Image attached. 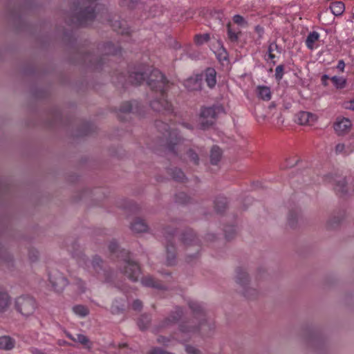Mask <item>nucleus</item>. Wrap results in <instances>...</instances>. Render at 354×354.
Returning <instances> with one entry per match:
<instances>
[{
    "instance_id": "nucleus-1",
    "label": "nucleus",
    "mask_w": 354,
    "mask_h": 354,
    "mask_svg": "<svg viewBox=\"0 0 354 354\" xmlns=\"http://www.w3.org/2000/svg\"><path fill=\"white\" fill-rule=\"evenodd\" d=\"M97 0H73V8L72 10V16L68 20L71 24L77 26H86L89 24L95 18L99 17L100 20H107L111 22V26L113 29L120 34H128L129 29L122 26L120 21H111L106 19L107 10L102 6L96 4Z\"/></svg>"
},
{
    "instance_id": "nucleus-2",
    "label": "nucleus",
    "mask_w": 354,
    "mask_h": 354,
    "mask_svg": "<svg viewBox=\"0 0 354 354\" xmlns=\"http://www.w3.org/2000/svg\"><path fill=\"white\" fill-rule=\"evenodd\" d=\"M147 84L158 96L150 103L151 107L156 111H171V104L167 100L165 91L169 87V83L164 75L158 69H153L148 77Z\"/></svg>"
},
{
    "instance_id": "nucleus-3",
    "label": "nucleus",
    "mask_w": 354,
    "mask_h": 354,
    "mask_svg": "<svg viewBox=\"0 0 354 354\" xmlns=\"http://www.w3.org/2000/svg\"><path fill=\"white\" fill-rule=\"evenodd\" d=\"M15 310L24 319L34 317L38 308L36 300L29 295H20L15 299Z\"/></svg>"
},
{
    "instance_id": "nucleus-4",
    "label": "nucleus",
    "mask_w": 354,
    "mask_h": 354,
    "mask_svg": "<svg viewBox=\"0 0 354 354\" xmlns=\"http://www.w3.org/2000/svg\"><path fill=\"white\" fill-rule=\"evenodd\" d=\"M156 126L167 140L169 151L176 154H178V151H182V146L179 144L180 139L178 137V133L177 130H171L167 124L161 121L156 122Z\"/></svg>"
},
{
    "instance_id": "nucleus-5",
    "label": "nucleus",
    "mask_w": 354,
    "mask_h": 354,
    "mask_svg": "<svg viewBox=\"0 0 354 354\" xmlns=\"http://www.w3.org/2000/svg\"><path fill=\"white\" fill-rule=\"evenodd\" d=\"M207 328H210V327L207 325L206 320L204 319L198 327L192 326L189 323L183 324L180 326V331L177 335L176 339L183 342L187 340V338H189L192 334L198 330H200L202 333H206Z\"/></svg>"
},
{
    "instance_id": "nucleus-6",
    "label": "nucleus",
    "mask_w": 354,
    "mask_h": 354,
    "mask_svg": "<svg viewBox=\"0 0 354 354\" xmlns=\"http://www.w3.org/2000/svg\"><path fill=\"white\" fill-rule=\"evenodd\" d=\"M218 110V106L205 107L201 110L199 117L201 129H205L214 124Z\"/></svg>"
},
{
    "instance_id": "nucleus-7",
    "label": "nucleus",
    "mask_w": 354,
    "mask_h": 354,
    "mask_svg": "<svg viewBox=\"0 0 354 354\" xmlns=\"http://www.w3.org/2000/svg\"><path fill=\"white\" fill-rule=\"evenodd\" d=\"M182 241L187 246V257H195L201 250V245L194 234L192 231L187 232L183 235Z\"/></svg>"
},
{
    "instance_id": "nucleus-8",
    "label": "nucleus",
    "mask_w": 354,
    "mask_h": 354,
    "mask_svg": "<svg viewBox=\"0 0 354 354\" xmlns=\"http://www.w3.org/2000/svg\"><path fill=\"white\" fill-rule=\"evenodd\" d=\"M120 269L132 281H137L140 275V266L130 259L124 261L120 266Z\"/></svg>"
},
{
    "instance_id": "nucleus-9",
    "label": "nucleus",
    "mask_w": 354,
    "mask_h": 354,
    "mask_svg": "<svg viewBox=\"0 0 354 354\" xmlns=\"http://www.w3.org/2000/svg\"><path fill=\"white\" fill-rule=\"evenodd\" d=\"M49 281L53 288L57 292L63 290L68 285L67 279L57 270H53L49 274Z\"/></svg>"
},
{
    "instance_id": "nucleus-10",
    "label": "nucleus",
    "mask_w": 354,
    "mask_h": 354,
    "mask_svg": "<svg viewBox=\"0 0 354 354\" xmlns=\"http://www.w3.org/2000/svg\"><path fill=\"white\" fill-rule=\"evenodd\" d=\"M64 333L68 339L72 340L73 342L82 346V348L88 351H91L92 349L93 346V342L84 333H77L73 335L66 330H64Z\"/></svg>"
},
{
    "instance_id": "nucleus-11",
    "label": "nucleus",
    "mask_w": 354,
    "mask_h": 354,
    "mask_svg": "<svg viewBox=\"0 0 354 354\" xmlns=\"http://www.w3.org/2000/svg\"><path fill=\"white\" fill-rule=\"evenodd\" d=\"M333 127L338 136H344L351 131L352 122L346 118H337L334 123Z\"/></svg>"
},
{
    "instance_id": "nucleus-12",
    "label": "nucleus",
    "mask_w": 354,
    "mask_h": 354,
    "mask_svg": "<svg viewBox=\"0 0 354 354\" xmlns=\"http://www.w3.org/2000/svg\"><path fill=\"white\" fill-rule=\"evenodd\" d=\"M203 77L202 74L190 77L185 81L184 85L189 91H199L202 88Z\"/></svg>"
},
{
    "instance_id": "nucleus-13",
    "label": "nucleus",
    "mask_w": 354,
    "mask_h": 354,
    "mask_svg": "<svg viewBox=\"0 0 354 354\" xmlns=\"http://www.w3.org/2000/svg\"><path fill=\"white\" fill-rule=\"evenodd\" d=\"M316 120L317 118L315 115L306 111L299 113L296 117V122L301 125H311Z\"/></svg>"
},
{
    "instance_id": "nucleus-14",
    "label": "nucleus",
    "mask_w": 354,
    "mask_h": 354,
    "mask_svg": "<svg viewBox=\"0 0 354 354\" xmlns=\"http://www.w3.org/2000/svg\"><path fill=\"white\" fill-rule=\"evenodd\" d=\"M235 281L241 287V289L246 287L247 285L251 283L248 273L243 268H238L236 270Z\"/></svg>"
},
{
    "instance_id": "nucleus-15",
    "label": "nucleus",
    "mask_w": 354,
    "mask_h": 354,
    "mask_svg": "<svg viewBox=\"0 0 354 354\" xmlns=\"http://www.w3.org/2000/svg\"><path fill=\"white\" fill-rule=\"evenodd\" d=\"M281 53V48L277 44L276 41L269 42L267 55L268 59L265 58L266 60L270 59L273 64H275L276 62L274 59L277 57V54Z\"/></svg>"
},
{
    "instance_id": "nucleus-16",
    "label": "nucleus",
    "mask_w": 354,
    "mask_h": 354,
    "mask_svg": "<svg viewBox=\"0 0 354 354\" xmlns=\"http://www.w3.org/2000/svg\"><path fill=\"white\" fill-rule=\"evenodd\" d=\"M11 305V297L6 290L0 289V313L6 312Z\"/></svg>"
},
{
    "instance_id": "nucleus-17",
    "label": "nucleus",
    "mask_w": 354,
    "mask_h": 354,
    "mask_svg": "<svg viewBox=\"0 0 354 354\" xmlns=\"http://www.w3.org/2000/svg\"><path fill=\"white\" fill-rule=\"evenodd\" d=\"M326 181L334 184L335 189L337 192L344 193L346 191V179L343 177H337L336 178L327 177Z\"/></svg>"
},
{
    "instance_id": "nucleus-18",
    "label": "nucleus",
    "mask_w": 354,
    "mask_h": 354,
    "mask_svg": "<svg viewBox=\"0 0 354 354\" xmlns=\"http://www.w3.org/2000/svg\"><path fill=\"white\" fill-rule=\"evenodd\" d=\"M131 229L136 233H142L147 231L148 225L144 220L136 218L131 224Z\"/></svg>"
},
{
    "instance_id": "nucleus-19",
    "label": "nucleus",
    "mask_w": 354,
    "mask_h": 354,
    "mask_svg": "<svg viewBox=\"0 0 354 354\" xmlns=\"http://www.w3.org/2000/svg\"><path fill=\"white\" fill-rule=\"evenodd\" d=\"M167 239V263L169 266L174 265L176 263V250L174 247L170 243L169 237H166Z\"/></svg>"
},
{
    "instance_id": "nucleus-20",
    "label": "nucleus",
    "mask_w": 354,
    "mask_h": 354,
    "mask_svg": "<svg viewBox=\"0 0 354 354\" xmlns=\"http://www.w3.org/2000/svg\"><path fill=\"white\" fill-rule=\"evenodd\" d=\"M183 314L182 309L179 307L175 308V310L171 313V315L165 319L163 322L162 326L166 327L171 324L177 322Z\"/></svg>"
},
{
    "instance_id": "nucleus-21",
    "label": "nucleus",
    "mask_w": 354,
    "mask_h": 354,
    "mask_svg": "<svg viewBox=\"0 0 354 354\" xmlns=\"http://www.w3.org/2000/svg\"><path fill=\"white\" fill-rule=\"evenodd\" d=\"M205 82L209 88H213L216 83V72L212 68H208L205 72Z\"/></svg>"
},
{
    "instance_id": "nucleus-22",
    "label": "nucleus",
    "mask_w": 354,
    "mask_h": 354,
    "mask_svg": "<svg viewBox=\"0 0 354 354\" xmlns=\"http://www.w3.org/2000/svg\"><path fill=\"white\" fill-rule=\"evenodd\" d=\"M141 283L144 286L153 288L156 289H163L164 286L160 282L156 281L151 276H146L141 280Z\"/></svg>"
},
{
    "instance_id": "nucleus-23",
    "label": "nucleus",
    "mask_w": 354,
    "mask_h": 354,
    "mask_svg": "<svg viewBox=\"0 0 354 354\" xmlns=\"http://www.w3.org/2000/svg\"><path fill=\"white\" fill-rule=\"evenodd\" d=\"M146 76V73L134 71L129 75V82L132 84H140L145 80Z\"/></svg>"
},
{
    "instance_id": "nucleus-24",
    "label": "nucleus",
    "mask_w": 354,
    "mask_h": 354,
    "mask_svg": "<svg viewBox=\"0 0 354 354\" xmlns=\"http://www.w3.org/2000/svg\"><path fill=\"white\" fill-rule=\"evenodd\" d=\"M15 345V341L8 336L0 337V349L5 351L12 350Z\"/></svg>"
},
{
    "instance_id": "nucleus-25",
    "label": "nucleus",
    "mask_w": 354,
    "mask_h": 354,
    "mask_svg": "<svg viewBox=\"0 0 354 354\" xmlns=\"http://www.w3.org/2000/svg\"><path fill=\"white\" fill-rule=\"evenodd\" d=\"M319 34L317 32L313 31L308 34L306 39V45L310 50H313L316 48L315 44L319 39Z\"/></svg>"
},
{
    "instance_id": "nucleus-26",
    "label": "nucleus",
    "mask_w": 354,
    "mask_h": 354,
    "mask_svg": "<svg viewBox=\"0 0 354 354\" xmlns=\"http://www.w3.org/2000/svg\"><path fill=\"white\" fill-rule=\"evenodd\" d=\"M241 294L248 299H253L258 295V290L252 283H249L246 287L240 290Z\"/></svg>"
},
{
    "instance_id": "nucleus-27",
    "label": "nucleus",
    "mask_w": 354,
    "mask_h": 354,
    "mask_svg": "<svg viewBox=\"0 0 354 354\" xmlns=\"http://www.w3.org/2000/svg\"><path fill=\"white\" fill-rule=\"evenodd\" d=\"M125 308V300L124 299H120V300H115L113 303L111 311L114 315H119L124 312Z\"/></svg>"
},
{
    "instance_id": "nucleus-28",
    "label": "nucleus",
    "mask_w": 354,
    "mask_h": 354,
    "mask_svg": "<svg viewBox=\"0 0 354 354\" xmlns=\"http://www.w3.org/2000/svg\"><path fill=\"white\" fill-rule=\"evenodd\" d=\"M330 9L334 15L339 16L344 12L345 6L342 1H335L330 4Z\"/></svg>"
},
{
    "instance_id": "nucleus-29",
    "label": "nucleus",
    "mask_w": 354,
    "mask_h": 354,
    "mask_svg": "<svg viewBox=\"0 0 354 354\" xmlns=\"http://www.w3.org/2000/svg\"><path fill=\"white\" fill-rule=\"evenodd\" d=\"M258 96L265 101H268L271 99L270 89L268 86H259L257 87Z\"/></svg>"
},
{
    "instance_id": "nucleus-30",
    "label": "nucleus",
    "mask_w": 354,
    "mask_h": 354,
    "mask_svg": "<svg viewBox=\"0 0 354 354\" xmlns=\"http://www.w3.org/2000/svg\"><path fill=\"white\" fill-rule=\"evenodd\" d=\"M222 152L219 147L214 146L212 148L211 154H210V160L211 162L213 165H216L221 158Z\"/></svg>"
},
{
    "instance_id": "nucleus-31",
    "label": "nucleus",
    "mask_w": 354,
    "mask_h": 354,
    "mask_svg": "<svg viewBox=\"0 0 354 354\" xmlns=\"http://www.w3.org/2000/svg\"><path fill=\"white\" fill-rule=\"evenodd\" d=\"M330 80L337 89H342L346 87V79L343 77L333 76Z\"/></svg>"
},
{
    "instance_id": "nucleus-32",
    "label": "nucleus",
    "mask_w": 354,
    "mask_h": 354,
    "mask_svg": "<svg viewBox=\"0 0 354 354\" xmlns=\"http://www.w3.org/2000/svg\"><path fill=\"white\" fill-rule=\"evenodd\" d=\"M73 313L80 317H85L89 313V310L87 307L82 305H77L73 308Z\"/></svg>"
},
{
    "instance_id": "nucleus-33",
    "label": "nucleus",
    "mask_w": 354,
    "mask_h": 354,
    "mask_svg": "<svg viewBox=\"0 0 354 354\" xmlns=\"http://www.w3.org/2000/svg\"><path fill=\"white\" fill-rule=\"evenodd\" d=\"M169 174L171 177L177 181H183L185 178V175L180 169H171L169 170Z\"/></svg>"
},
{
    "instance_id": "nucleus-34",
    "label": "nucleus",
    "mask_w": 354,
    "mask_h": 354,
    "mask_svg": "<svg viewBox=\"0 0 354 354\" xmlns=\"http://www.w3.org/2000/svg\"><path fill=\"white\" fill-rule=\"evenodd\" d=\"M227 207V199L224 197L218 198L215 201V208L218 212H222Z\"/></svg>"
},
{
    "instance_id": "nucleus-35",
    "label": "nucleus",
    "mask_w": 354,
    "mask_h": 354,
    "mask_svg": "<svg viewBox=\"0 0 354 354\" xmlns=\"http://www.w3.org/2000/svg\"><path fill=\"white\" fill-rule=\"evenodd\" d=\"M227 37H228L229 39L230 40V41L236 42L239 39V32L233 30L232 28H231V26L230 24H227Z\"/></svg>"
},
{
    "instance_id": "nucleus-36",
    "label": "nucleus",
    "mask_w": 354,
    "mask_h": 354,
    "mask_svg": "<svg viewBox=\"0 0 354 354\" xmlns=\"http://www.w3.org/2000/svg\"><path fill=\"white\" fill-rule=\"evenodd\" d=\"M118 2L120 6L132 9L138 3V0H118Z\"/></svg>"
},
{
    "instance_id": "nucleus-37",
    "label": "nucleus",
    "mask_w": 354,
    "mask_h": 354,
    "mask_svg": "<svg viewBox=\"0 0 354 354\" xmlns=\"http://www.w3.org/2000/svg\"><path fill=\"white\" fill-rule=\"evenodd\" d=\"M209 40V35H196L194 37V41L197 45H203Z\"/></svg>"
},
{
    "instance_id": "nucleus-38",
    "label": "nucleus",
    "mask_w": 354,
    "mask_h": 354,
    "mask_svg": "<svg viewBox=\"0 0 354 354\" xmlns=\"http://www.w3.org/2000/svg\"><path fill=\"white\" fill-rule=\"evenodd\" d=\"M73 284L76 286L77 290L80 293H83L86 291V288L85 283L81 279H74Z\"/></svg>"
},
{
    "instance_id": "nucleus-39",
    "label": "nucleus",
    "mask_w": 354,
    "mask_h": 354,
    "mask_svg": "<svg viewBox=\"0 0 354 354\" xmlns=\"http://www.w3.org/2000/svg\"><path fill=\"white\" fill-rule=\"evenodd\" d=\"M189 308L194 313H198L200 315H203L201 313L203 312V308L200 304L196 301H190L189 303Z\"/></svg>"
},
{
    "instance_id": "nucleus-40",
    "label": "nucleus",
    "mask_w": 354,
    "mask_h": 354,
    "mask_svg": "<svg viewBox=\"0 0 354 354\" xmlns=\"http://www.w3.org/2000/svg\"><path fill=\"white\" fill-rule=\"evenodd\" d=\"M150 319L147 316H142L138 321V325L141 330L146 329L149 324Z\"/></svg>"
},
{
    "instance_id": "nucleus-41",
    "label": "nucleus",
    "mask_w": 354,
    "mask_h": 354,
    "mask_svg": "<svg viewBox=\"0 0 354 354\" xmlns=\"http://www.w3.org/2000/svg\"><path fill=\"white\" fill-rule=\"evenodd\" d=\"M132 110H133V105L129 102H124L121 105L120 109V111L121 113H130L132 111Z\"/></svg>"
},
{
    "instance_id": "nucleus-42",
    "label": "nucleus",
    "mask_w": 354,
    "mask_h": 354,
    "mask_svg": "<svg viewBox=\"0 0 354 354\" xmlns=\"http://www.w3.org/2000/svg\"><path fill=\"white\" fill-rule=\"evenodd\" d=\"M176 199L178 202L185 204L189 202L190 198L185 193L181 192L176 196Z\"/></svg>"
},
{
    "instance_id": "nucleus-43",
    "label": "nucleus",
    "mask_w": 354,
    "mask_h": 354,
    "mask_svg": "<svg viewBox=\"0 0 354 354\" xmlns=\"http://www.w3.org/2000/svg\"><path fill=\"white\" fill-rule=\"evenodd\" d=\"M233 21L241 26H245L247 25V22L245 19L239 15H236L233 17Z\"/></svg>"
},
{
    "instance_id": "nucleus-44",
    "label": "nucleus",
    "mask_w": 354,
    "mask_h": 354,
    "mask_svg": "<svg viewBox=\"0 0 354 354\" xmlns=\"http://www.w3.org/2000/svg\"><path fill=\"white\" fill-rule=\"evenodd\" d=\"M284 67L283 65H279L275 68V78L277 80H281L283 75Z\"/></svg>"
},
{
    "instance_id": "nucleus-45",
    "label": "nucleus",
    "mask_w": 354,
    "mask_h": 354,
    "mask_svg": "<svg viewBox=\"0 0 354 354\" xmlns=\"http://www.w3.org/2000/svg\"><path fill=\"white\" fill-rule=\"evenodd\" d=\"M187 154L190 160L193 161L195 164L198 163V155L192 149L187 151Z\"/></svg>"
},
{
    "instance_id": "nucleus-46",
    "label": "nucleus",
    "mask_w": 354,
    "mask_h": 354,
    "mask_svg": "<svg viewBox=\"0 0 354 354\" xmlns=\"http://www.w3.org/2000/svg\"><path fill=\"white\" fill-rule=\"evenodd\" d=\"M343 107L345 109L354 111V98L343 103Z\"/></svg>"
},
{
    "instance_id": "nucleus-47",
    "label": "nucleus",
    "mask_w": 354,
    "mask_h": 354,
    "mask_svg": "<svg viewBox=\"0 0 354 354\" xmlns=\"http://www.w3.org/2000/svg\"><path fill=\"white\" fill-rule=\"evenodd\" d=\"M335 153L347 154L346 151H345V145L343 143H338L335 146Z\"/></svg>"
},
{
    "instance_id": "nucleus-48",
    "label": "nucleus",
    "mask_w": 354,
    "mask_h": 354,
    "mask_svg": "<svg viewBox=\"0 0 354 354\" xmlns=\"http://www.w3.org/2000/svg\"><path fill=\"white\" fill-rule=\"evenodd\" d=\"M185 350L188 354H200V351L194 346L186 345Z\"/></svg>"
},
{
    "instance_id": "nucleus-49",
    "label": "nucleus",
    "mask_w": 354,
    "mask_h": 354,
    "mask_svg": "<svg viewBox=\"0 0 354 354\" xmlns=\"http://www.w3.org/2000/svg\"><path fill=\"white\" fill-rule=\"evenodd\" d=\"M89 263L91 264L94 269H97V267L100 266L102 260L100 257H95L93 258L92 261H89Z\"/></svg>"
},
{
    "instance_id": "nucleus-50",
    "label": "nucleus",
    "mask_w": 354,
    "mask_h": 354,
    "mask_svg": "<svg viewBox=\"0 0 354 354\" xmlns=\"http://www.w3.org/2000/svg\"><path fill=\"white\" fill-rule=\"evenodd\" d=\"M142 303L141 301H140L138 299L135 300L132 304V308L134 310L139 311L142 309Z\"/></svg>"
},
{
    "instance_id": "nucleus-51",
    "label": "nucleus",
    "mask_w": 354,
    "mask_h": 354,
    "mask_svg": "<svg viewBox=\"0 0 354 354\" xmlns=\"http://www.w3.org/2000/svg\"><path fill=\"white\" fill-rule=\"evenodd\" d=\"M118 245L115 241H111L109 245V249L111 252L113 253L117 251Z\"/></svg>"
},
{
    "instance_id": "nucleus-52",
    "label": "nucleus",
    "mask_w": 354,
    "mask_h": 354,
    "mask_svg": "<svg viewBox=\"0 0 354 354\" xmlns=\"http://www.w3.org/2000/svg\"><path fill=\"white\" fill-rule=\"evenodd\" d=\"M158 342L160 344H162L164 345H169V343L170 342V339L165 337H159L158 338Z\"/></svg>"
},
{
    "instance_id": "nucleus-53",
    "label": "nucleus",
    "mask_w": 354,
    "mask_h": 354,
    "mask_svg": "<svg viewBox=\"0 0 354 354\" xmlns=\"http://www.w3.org/2000/svg\"><path fill=\"white\" fill-rule=\"evenodd\" d=\"M344 68H345L344 62L342 59L339 60L337 65V68L339 69L340 71L343 72L344 70Z\"/></svg>"
},
{
    "instance_id": "nucleus-54",
    "label": "nucleus",
    "mask_w": 354,
    "mask_h": 354,
    "mask_svg": "<svg viewBox=\"0 0 354 354\" xmlns=\"http://www.w3.org/2000/svg\"><path fill=\"white\" fill-rule=\"evenodd\" d=\"M330 77L328 75H324L322 77V83L324 86L328 85V80H330Z\"/></svg>"
},
{
    "instance_id": "nucleus-55",
    "label": "nucleus",
    "mask_w": 354,
    "mask_h": 354,
    "mask_svg": "<svg viewBox=\"0 0 354 354\" xmlns=\"http://www.w3.org/2000/svg\"><path fill=\"white\" fill-rule=\"evenodd\" d=\"M107 48H108V53H111V54H113V55L118 54V50H116V49L112 50V48H113V45L112 44H109L107 46Z\"/></svg>"
},
{
    "instance_id": "nucleus-56",
    "label": "nucleus",
    "mask_w": 354,
    "mask_h": 354,
    "mask_svg": "<svg viewBox=\"0 0 354 354\" xmlns=\"http://www.w3.org/2000/svg\"><path fill=\"white\" fill-rule=\"evenodd\" d=\"M57 344L59 346H68V345H70V344L68 342H67L65 340H62V339L58 340L57 341Z\"/></svg>"
},
{
    "instance_id": "nucleus-57",
    "label": "nucleus",
    "mask_w": 354,
    "mask_h": 354,
    "mask_svg": "<svg viewBox=\"0 0 354 354\" xmlns=\"http://www.w3.org/2000/svg\"><path fill=\"white\" fill-rule=\"evenodd\" d=\"M328 226L330 228H333L335 227V225H333L332 220L328 221Z\"/></svg>"
},
{
    "instance_id": "nucleus-58",
    "label": "nucleus",
    "mask_w": 354,
    "mask_h": 354,
    "mask_svg": "<svg viewBox=\"0 0 354 354\" xmlns=\"http://www.w3.org/2000/svg\"><path fill=\"white\" fill-rule=\"evenodd\" d=\"M292 215H290L289 217H288V221L290 223V225H294V221H293V218H292Z\"/></svg>"
},
{
    "instance_id": "nucleus-59",
    "label": "nucleus",
    "mask_w": 354,
    "mask_h": 354,
    "mask_svg": "<svg viewBox=\"0 0 354 354\" xmlns=\"http://www.w3.org/2000/svg\"><path fill=\"white\" fill-rule=\"evenodd\" d=\"M182 126L187 128V129H192L191 126L189 125V124H182Z\"/></svg>"
},
{
    "instance_id": "nucleus-60",
    "label": "nucleus",
    "mask_w": 354,
    "mask_h": 354,
    "mask_svg": "<svg viewBox=\"0 0 354 354\" xmlns=\"http://www.w3.org/2000/svg\"><path fill=\"white\" fill-rule=\"evenodd\" d=\"M256 29H257L258 31H261V32H262V31H263V29H262L261 28L259 27V26H257V27L256 28Z\"/></svg>"
},
{
    "instance_id": "nucleus-61",
    "label": "nucleus",
    "mask_w": 354,
    "mask_h": 354,
    "mask_svg": "<svg viewBox=\"0 0 354 354\" xmlns=\"http://www.w3.org/2000/svg\"><path fill=\"white\" fill-rule=\"evenodd\" d=\"M165 233H169V234H170V232H169V231L167 230H165ZM174 231L173 230V231H172V232H171V234H174Z\"/></svg>"
},
{
    "instance_id": "nucleus-62",
    "label": "nucleus",
    "mask_w": 354,
    "mask_h": 354,
    "mask_svg": "<svg viewBox=\"0 0 354 354\" xmlns=\"http://www.w3.org/2000/svg\"><path fill=\"white\" fill-rule=\"evenodd\" d=\"M34 256L35 257V259L37 257V252H35V254H34Z\"/></svg>"
}]
</instances>
